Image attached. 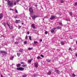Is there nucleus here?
<instances>
[{"mask_svg": "<svg viewBox=\"0 0 77 77\" xmlns=\"http://www.w3.org/2000/svg\"><path fill=\"white\" fill-rule=\"evenodd\" d=\"M45 35H47V34H48V32L47 31L45 32Z\"/></svg>", "mask_w": 77, "mask_h": 77, "instance_id": "a878e982", "label": "nucleus"}, {"mask_svg": "<svg viewBox=\"0 0 77 77\" xmlns=\"http://www.w3.org/2000/svg\"><path fill=\"white\" fill-rule=\"evenodd\" d=\"M61 27H62L61 26H58L56 28V29H61Z\"/></svg>", "mask_w": 77, "mask_h": 77, "instance_id": "6ab92c4d", "label": "nucleus"}, {"mask_svg": "<svg viewBox=\"0 0 77 77\" xmlns=\"http://www.w3.org/2000/svg\"><path fill=\"white\" fill-rule=\"evenodd\" d=\"M66 21H69V20H68L67 19H66Z\"/></svg>", "mask_w": 77, "mask_h": 77, "instance_id": "09e8293b", "label": "nucleus"}, {"mask_svg": "<svg viewBox=\"0 0 77 77\" xmlns=\"http://www.w3.org/2000/svg\"><path fill=\"white\" fill-rule=\"evenodd\" d=\"M55 72L56 73H57V74H59V73H60V71L59 70H57L55 71Z\"/></svg>", "mask_w": 77, "mask_h": 77, "instance_id": "f3484780", "label": "nucleus"}, {"mask_svg": "<svg viewBox=\"0 0 77 77\" xmlns=\"http://www.w3.org/2000/svg\"><path fill=\"white\" fill-rule=\"evenodd\" d=\"M69 14L71 16V17H72V12H69Z\"/></svg>", "mask_w": 77, "mask_h": 77, "instance_id": "b1692460", "label": "nucleus"}, {"mask_svg": "<svg viewBox=\"0 0 77 77\" xmlns=\"http://www.w3.org/2000/svg\"><path fill=\"white\" fill-rule=\"evenodd\" d=\"M24 43L25 44H27V42H24Z\"/></svg>", "mask_w": 77, "mask_h": 77, "instance_id": "c9c22d12", "label": "nucleus"}, {"mask_svg": "<svg viewBox=\"0 0 77 77\" xmlns=\"http://www.w3.org/2000/svg\"><path fill=\"white\" fill-rule=\"evenodd\" d=\"M31 27L34 29H36V27L35 26V24H32L31 25Z\"/></svg>", "mask_w": 77, "mask_h": 77, "instance_id": "0eeeda50", "label": "nucleus"}, {"mask_svg": "<svg viewBox=\"0 0 77 77\" xmlns=\"http://www.w3.org/2000/svg\"><path fill=\"white\" fill-rule=\"evenodd\" d=\"M40 56L41 57H44V55H43L42 54Z\"/></svg>", "mask_w": 77, "mask_h": 77, "instance_id": "58836bf2", "label": "nucleus"}, {"mask_svg": "<svg viewBox=\"0 0 77 77\" xmlns=\"http://www.w3.org/2000/svg\"><path fill=\"white\" fill-rule=\"evenodd\" d=\"M15 12H16V13H17V14L18 13V11H17V9H16L15 10Z\"/></svg>", "mask_w": 77, "mask_h": 77, "instance_id": "cd10ccee", "label": "nucleus"}, {"mask_svg": "<svg viewBox=\"0 0 77 77\" xmlns=\"http://www.w3.org/2000/svg\"><path fill=\"white\" fill-rule=\"evenodd\" d=\"M14 57L13 56H12L10 57V60H12L13 59H14Z\"/></svg>", "mask_w": 77, "mask_h": 77, "instance_id": "aec40b11", "label": "nucleus"}, {"mask_svg": "<svg viewBox=\"0 0 77 77\" xmlns=\"http://www.w3.org/2000/svg\"><path fill=\"white\" fill-rule=\"evenodd\" d=\"M10 9V10H12V11H14V9Z\"/></svg>", "mask_w": 77, "mask_h": 77, "instance_id": "864d4df0", "label": "nucleus"}, {"mask_svg": "<svg viewBox=\"0 0 77 77\" xmlns=\"http://www.w3.org/2000/svg\"><path fill=\"white\" fill-rule=\"evenodd\" d=\"M5 1H7V2H9V0H5Z\"/></svg>", "mask_w": 77, "mask_h": 77, "instance_id": "603ef678", "label": "nucleus"}, {"mask_svg": "<svg viewBox=\"0 0 77 77\" xmlns=\"http://www.w3.org/2000/svg\"><path fill=\"white\" fill-rule=\"evenodd\" d=\"M32 17V19H35V18H37L38 17V16H31Z\"/></svg>", "mask_w": 77, "mask_h": 77, "instance_id": "9d476101", "label": "nucleus"}, {"mask_svg": "<svg viewBox=\"0 0 77 77\" xmlns=\"http://www.w3.org/2000/svg\"><path fill=\"white\" fill-rule=\"evenodd\" d=\"M15 43L16 44H18V42H15Z\"/></svg>", "mask_w": 77, "mask_h": 77, "instance_id": "a19ab883", "label": "nucleus"}, {"mask_svg": "<svg viewBox=\"0 0 77 77\" xmlns=\"http://www.w3.org/2000/svg\"><path fill=\"white\" fill-rule=\"evenodd\" d=\"M0 53H2V54H4L5 55H6V52L4 51H0Z\"/></svg>", "mask_w": 77, "mask_h": 77, "instance_id": "423d86ee", "label": "nucleus"}, {"mask_svg": "<svg viewBox=\"0 0 77 77\" xmlns=\"http://www.w3.org/2000/svg\"><path fill=\"white\" fill-rule=\"evenodd\" d=\"M19 38H20V37H19Z\"/></svg>", "mask_w": 77, "mask_h": 77, "instance_id": "052dcab7", "label": "nucleus"}, {"mask_svg": "<svg viewBox=\"0 0 77 77\" xmlns=\"http://www.w3.org/2000/svg\"><path fill=\"white\" fill-rule=\"evenodd\" d=\"M51 72L50 71H49L47 73L48 75H51Z\"/></svg>", "mask_w": 77, "mask_h": 77, "instance_id": "9b49d317", "label": "nucleus"}, {"mask_svg": "<svg viewBox=\"0 0 77 77\" xmlns=\"http://www.w3.org/2000/svg\"><path fill=\"white\" fill-rule=\"evenodd\" d=\"M75 5H77V2H76L75 4Z\"/></svg>", "mask_w": 77, "mask_h": 77, "instance_id": "49530a36", "label": "nucleus"}, {"mask_svg": "<svg viewBox=\"0 0 77 77\" xmlns=\"http://www.w3.org/2000/svg\"><path fill=\"white\" fill-rule=\"evenodd\" d=\"M34 77H36V76L35 75H34Z\"/></svg>", "mask_w": 77, "mask_h": 77, "instance_id": "13d9d810", "label": "nucleus"}, {"mask_svg": "<svg viewBox=\"0 0 77 77\" xmlns=\"http://www.w3.org/2000/svg\"><path fill=\"white\" fill-rule=\"evenodd\" d=\"M20 63H21V64H24V62H21Z\"/></svg>", "mask_w": 77, "mask_h": 77, "instance_id": "37998d69", "label": "nucleus"}, {"mask_svg": "<svg viewBox=\"0 0 77 77\" xmlns=\"http://www.w3.org/2000/svg\"><path fill=\"white\" fill-rule=\"evenodd\" d=\"M7 24L8 25V27H9L10 26V25L9 24V23H8V22L7 23Z\"/></svg>", "mask_w": 77, "mask_h": 77, "instance_id": "2f4dec72", "label": "nucleus"}, {"mask_svg": "<svg viewBox=\"0 0 77 77\" xmlns=\"http://www.w3.org/2000/svg\"><path fill=\"white\" fill-rule=\"evenodd\" d=\"M29 11L30 12L31 15L33 14V9L32 8H29Z\"/></svg>", "mask_w": 77, "mask_h": 77, "instance_id": "f03ea898", "label": "nucleus"}, {"mask_svg": "<svg viewBox=\"0 0 77 77\" xmlns=\"http://www.w3.org/2000/svg\"><path fill=\"white\" fill-rule=\"evenodd\" d=\"M17 70H18V71H19V70H20V71H23V70L24 69L22 67H19L17 68Z\"/></svg>", "mask_w": 77, "mask_h": 77, "instance_id": "7ed1b4c3", "label": "nucleus"}, {"mask_svg": "<svg viewBox=\"0 0 77 77\" xmlns=\"http://www.w3.org/2000/svg\"><path fill=\"white\" fill-rule=\"evenodd\" d=\"M25 39H27V35L26 36V38H25Z\"/></svg>", "mask_w": 77, "mask_h": 77, "instance_id": "79ce46f5", "label": "nucleus"}, {"mask_svg": "<svg viewBox=\"0 0 77 77\" xmlns=\"http://www.w3.org/2000/svg\"><path fill=\"white\" fill-rule=\"evenodd\" d=\"M76 75H77V74H75V72L73 73L72 74V76H73V77H75V76H76Z\"/></svg>", "mask_w": 77, "mask_h": 77, "instance_id": "ddd939ff", "label": "nucleus"}, {"mask_svg": "<svg viewBox=\"0 0 77 77\" xmlns=\"http://www.w3.org/2000/svg\"><path fill=\"white\" fill-rule=\"evenodd\" d=\"M23 50H24L22 49H19V51H20V52H22V51H23Z\"/></svg>", "mask_w": 77, "mask_h": 77, "instance_id": "412c9836", "label": "nucleus"}, {"mask_svg": "<svg viewBox=\"0 0 77 77\" xmlns=\"http://www.w3.org/2000/svg\"><path fill=\"white\" fill-rule=\"evenodd\" d=\"M34 43L35 44H38V42L37 41H34Z\"/></svg>", "mask_w": 77, "mask_h": 77, "instance_id": "5701e85b", "label": "nucleus"}, {"mask_svg": "<svg viewBox=\"0 0 77 77\" xmlns=\"http://www.w3.org/2000/svg\"><path fill=\"white\" fill-rule=\"evenodd\" d=\"M4 26L5 27V28H6V23H4Z\"/></svg>", "mask_w": 77, "mask_h": 77, "instance_id": "393cba45", "label": "nucleus"}, {"mask_svg": "<svg viewBox=\"0 0 77 77\" xmlns=\"http://www.w3.org/2000/svg\"><path fill=\"white\" fill-rule=\"evenodd\" d=\"M22 77H27V75H22Z\"/></svg>", "mask_w": 77, "mask_h": 77, "instance_id": "7c9ffc66", "label": "nucleus"}, {"mask_svg": "<svg viewBox=\"0 0 77 77\" xmlns=\"http://www.w3.org/2000/svg\"><path fill=\"white\" fill-rule=\"evenodd\" d=\"M19 27L20 28H21V26H19Z\"/></svg>", "mask_w": 77, "mask_h": 77, "instance_id": "5fc2aeb1", "label": "nucleus"}, {"mask_svg": "<svg viewBox=\"0 0 77 77\" xmlns=\"http://www.w3.org/2000/svg\"><path fill=\"white\" fill-rule=\"evenodd\" d=\"M29 32H27V35H29Z\"/></svg>", "mask_w": 77, "mask_h": 77, "instance_id": "c03bdc74", "label": "nucleus"}, {"mask_svg": "<svg viewBox=\"0 0 77 77\" xmlns=\"http://www.w3.org/2000/svg\"><path fill=\"white\" fill-rule=\"evenodd\" d=\"M3 17V15L2 13L0 14V20H2Z\"/></svg>", "mask_w": 77, "mask_h": 77, "instance_id": "1a4fd4ad", "label": "nucleus"}, {"mask_svg": "<svg viewBox=\"0 0 77 77\" xmlns=\"http://www.w3.org/2000/svg\"><path fill=\"white\" fill-rule=\"evenodd\" d=\"M51 61V60H47V62H50Z\"/></svg>", "mask_w": 77, "mask_h": 77, "instance_id": "4c0bfd02", "label": "nucleus"}, {"mask_svg": "<svg viewBox=\"0 0 77 77\" xmlns=\"http://www.w3.org/2000/svg\"><path fill=\"white\" fill-rule=\"evenodd\" d=\"M16 66L17 68H19V67H20L21 66V64L20 63H19L16 65Z\"/></svg>", "mask_w": 77, "mask_h": 77, "instance_id": "f8f14e48", "label": "nucleus"}, {"mask_svg": "<svg viewBox=\"0 0 77 77\" xmlns=\"http://www.w3.org/2000/svg\"><path fill=\"white\" fill-rule=\"evenodd\" d=\"M40 42H42V39H41L40 41Z\"/></svg>", "mask_w": 77, "mask_h": 77, "instance_id": "8fccbe9b", "label": "nucleus"}, {"mask_svg": "<svg viewBox=\"0 0 77 77\" xmlns=\"http://www.w3.org/2000/svg\"><path fill=\"white\" fill-rule=\"evenodd\" d=\"M14 18H18V16L17 15H16L14 17Z\"/></svg>", "mask_w": 77, "mask_h": 77, "instance_id": "c85d7f7f", "label": "nucleus"}, {"mask_svg": "<svg viewBox=\"0 0 77 77\" xmlns=\"http://www.w3.org/2000/svg\"><path fill=\"white\" fill-rule=\"evenodd\" d=\"M7 2L8 3V5L9 7H12L14 6L13 2L8 1H7Z\"/></svg>", "mask_w": 77, "mask_h": 77, "instance_id": "f257e3e1", "label": "nucleus"}, {"mask_svg": "<svg viewBox=\"0 0 77 77\" xmlns=\"http://www.w3.org/2000/svg\"><path fill=\"white\" fill-rule=\"evenodd\" d=\"M33 30V31H35V30Z\"/></svg>", "mask_w": 77, "mask_h": 77, "instance_id": "bf43d9fd", "label": "nucleus"}, {"mask_svg": "<svg viewBox=\"0 0 77 77\" xmlns=\"http://www.w3.org/2000/svg\"><path fill=\"white\" fill-rule=\"evenodd\" d=\"M60 2L61 3H63V1L62 0H61L60 1Z\"/></svg>", "mask_w": 77, "mask_h": 77, "instance_id": "ea45409f", "label": "nucleus"}, {"mask_svg": "<svg viewBox=\"0 0 77 77\" xmlns=\"http://www.w3.org/2000/svg\"><path fill=\"white\" fill-rule=\"evenodd\" d=\"M41 59V57L39 56H38L37 57V59Z\"/></svg>", "mask_w": 77, "mask_h": 77, "instance_id": "473e14b6", "label": "nucleus"}, {"mask_svg": "<svg viewBox=\"0 0 77 77\" xmlns=\"http://www.w3.org/2000/svg\"><path fill=\"white\" fill-rule=\"evenodd\" d=\"M32 49H33V48H28V50H32Z\"/></svg>", "mask_w": 77, "mask_h": 77, "instance_id": "bb28decb", "label": "nucleus"}, {"mask_svg": "<svg viewBox=\"0 0 77 77\" xmlns=\"http://www.w3.org/2000/svg\"><path fill=\"white\" fill-rule=\"evenodd\" d=\"M23 67H26V66H27V65H23Z\"/></svg>", "mask_w": 77, "mask_h": 77, "instance_id": "72a5a7b5", "label": "nucleus"}, {"mask_svg": "<svg viewBox=\"0 0 77 77\" xmlns=\"http://www.w3.org/2000/svg\"><path fill=\"white\" fill-rule=\"evenodd\" d=\"M55 18V16L54 15H52L51 16L50 20H54Z\"/></svg>", "mask_w": 77, "mask_h": 77, "instance_id": "20e7f679", "label": "nucleus"}, {"mask_svg": "<svg viewBox=\"0 0 77 77\" xmlns=\"http://www.w3.org/2000/svg\"><path fill=\"white\" fill-rule=\"evenodd\" d=\"M32 60H29L28 61V63H31L32 62Z\"/></svg>", "mask_w": 77, "mask_h": 77, "instance_id": "4468645a", "label": "nucleus"}, {"mask_svg": "<svg viewBox=\"0 0 77 77\" xmlns=\"http://www.w3.org/2000/svg\"><path fill=\"white\" fill-rule=\"evenodd\" d=\"M13 5L15 6V5H17V2L16 1H14L13 2Z\"/></svg>", "mask_w": 77, "mask_h": 77, "instance_id": "2eb2a0df", "label": "nucleus"}, {"mask_svg": "<svg viewBox=\"0 0 77 77\" xmlns=\"http://www.w3.org/2000/svg\"><path fill=\"white\" fill-rule=\"evenodd\" d=\"M9 27L11 30H12V29H13V27L12 26H9Z\"/></svg>", "mask_w": 77, "mask_h": 77, "instance_id": "a211bd4d", "label": "nucleus"}, {"mask_svg": "<svg viewBox=\"0 0 77 77\" xmlns=\"http://www.w3.org/2000/svg\"><path fill=\"white\" fill-rule=\"evenodd\" d=\"M71 48H69V50H71Z\"/></svg>", "mask_w": 77, "mask_h": 77, "instance_id": "3c124183", "label": "nucleus"}, {"mask_svg": "<svg viewBox=\"0 0 77 77\" xmlns=\"http://www.w3.org/2000/svg\"><path fill=\"white\" fill-rule=\"evenodd\" d=\"M20 21V20H16L15 22L17 24V23H18Z\"/></svg>", "mask_w": 77, "mask_h": 77, "instance_id": "dca6fc26", "label": "nucleus"}, {"mask_svg": "<svg viewBox=\"0 0 77 77\" xmlns=\"http://www.w3.org/2000/svg\"><path fill=\"white\" fill-rule=\"evenodd\" d=\"M61 43L62 45H64V44H65L63 42H61Z\"/></svg>", "mask_w": 77, "mask_h": 77, "instance_id": "e433bc0d", "label": "nucleus"}, {"mask_svg": "<svg viewBox=\"0 0 77 77\" xmlns=\"http://www.w3.org/2000/svg\"><path fill=\"white\" fill-rule=\"evenodd\" d=\"M22 25H23V24H24V23H22Z\"/></svg>", "mask_w": 77, "mask_h": 77, "instance_id": "4d7b16f0", "label": "nucleus"}, {"mask_svg": "<svg viewBox=\"0 0 77 77\" xmlns=\"http://www.w3.org/2000/svg\"><path fill=\"white\" fill-rule=\"evenodd\" d=\"M56 28H53L51 30V33H54V31H55V30H56Z\"/></svg>", "mask_w": 77, "mask_h": 77, "instance_id": "6e6552de", "label": "nucleus"}, {"mask_svg": "<svg viewBox=\"0 0 77 77\" xmlns=\"http://www.w3.org/2000/svg\"><path fill=\"white\" fill-rule=\"evenodd\" d=\"M75 56L76 57H77V53L76 54Z\"/></svg>", "mask_w": 77, "mask_h": 77, "instance_id": "de8ad7c7", "label": "nucleus"}, {"mask_svg": "<svg viewBox=\"0 0 77 77\" xmlns=\"http://www.w3.org/2000/svg\"><path fill=\"white\" fill-rule=\"evenodd\" d=\"M17 54L18 56V57H19V56H20V55H21V53H17Z\"/></svg>", "mask_w": 77, "mask_h": 77, "instance_id": "4be33fe9", "label": "nucleus"}, {"mask_svg": "<svg viewBox=\"0 0 77 77\" xmlns=\"http://www.w3.org/2000/svg\"><path fill=\"white\" fill-rule=\"evenodd\" d=\"M35 66L36 68H38V63L36 62L35 63H34Z\"/></svg>", "mask_w": 77, "mask_h": 77, "instance_id": "39448f33", "label": "nucleus"}, {"mask_svg": "<svg viewBox=\"0 0 77 77\" xmlns=\"http://www.w3.org/2000/svg\"><path fill=\"white\" fill-rule=\"evenodd\" d=\"M1 77H3V75H1Z\"/></svg>", "mask_w": 77, "mask_h": 77, "instance_id": "6e6d98bb", "label": "nucleus"}, {"mask_svg": "<svg viewBox=\"0 0 77 77\" xmlns=\"http://www.w3.org/2000/svg\"><path fill=\"white\" fill-rule=\"evenodd\" d=\"M19 1H20V0H17V2H18Z\"/></svg>", "mask_w": 77, "mask_h": 77, "instance_id": "a18cd8bd", "label": "nucleus"}, {"mask_svg": "<svg viewBox=\"0 0 77 77\" xmlns=\"http://www.w3.org/2000/svg\"><path fill=\"white\" fill-rule=\"evenodd\" d=\"M29 38L30 40H32V37L30 36H29Z\"/></svg>", "mask_w": 77, "mask_h": 77, "instance_id": "c756f323", "label": "nucleus"}, {"mask_svg": "<svg viewBox=\"0 0 77 77\" xmlns=\"http://www.w3.org/2000/svg\"><path fill=\"white\" fill-rule=\"evenodd\" d=\"M59 25H60V26H62V23H59Z\"/></svg>", "mask_w": 77, "mask_h": 77, "instance_id": "f704fd0d", "label": "nucleus"}]
</instances>
